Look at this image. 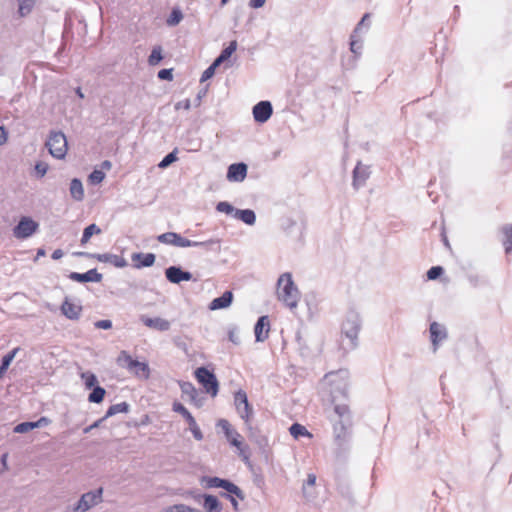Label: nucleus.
<instances>
[{
    "label": "nucleus",
    "mask_w": 512,
    "mask_h": 512,
    "mask_svg": "<svg viewBox=\"0 0 512 512\" xmlns=\"http://www.w3.org/2000/svg\"><path fill=\"white\" fill-rule=\"evenodd\" d=\"M322 386L330 394L333 402V412L329 418L333 426L334 439L339 446H342L350 437L352 416L348 405L336 403V400L346 397L348 371L338 370L327 373L322 381Z\"/></svg>",
    "instance_id": "1"
},
{
    "label": "nucleus",
    "mask_w": 512,
    "mask_h": 512,
    "mask_svg": "<svg viewBox=\"0 0 512 512\" xmlns=\"http://www.w3.org/2000/svg\"><path fill=\"white\" fill-rule=\"evenodd\" d=\"M276 293L278 300L290 310H294L298 307L301 294L293 281L291 273L285 272L279 276Z\"/></svg>",
    "instance_id": "2"
},
{
    "label": "nucleus",
    "mask_w": 512,
    "mask_h": 512,
    "mask_svg": "<svg viewBox=\"0 0 512 512\" xmlns=\"http://www.w3.org/2000/svg\"><path fill=\"white\" fill-rule=\"evenodd\" d=\"M362 320L358 312L349 311L342 323L341 333L349 341V348L354 349L358 345V335L361 330Z\"/></svg>",
    "instance_id": "3"
},
{
    "label": "nucleus",
    "mask_w": 512,
    "mask_h": 512,
    "mask_svg": "<svg viewBox=\"0 0 512 512\" xmlns=\"http://www.w3.org/2000/svg\"><path fill=\"white\" fill-rule=\"evenodd\" d=\"M45 145L51 156L56 159H63L67 154V139L64 133L60 131H52Z\"/></svg>",
    "instance_id": "4"
},
{
    "label": "nucleus",
    "mask_w": 512,
    "mask_h": 512,
    "mask_svg": "<svg viewBox=\"0 0 512 512\" xmlns=\"http://www.w3.org/2000/svg\"><path fill=\"white\" fill-rule=\"evenodd\" d=\"M118 363L139 378L147 379L149 377L150 370L148 364L132 359V357L125 351L120 353Z\"/></svg>",
    "instance_id": "5"
},
{
    "label": "nucleus",
    "mask_w": 512,
    "mask_h": 512,
    "mask_svg": "<svg viewBox=\"0 0 512 512\" xmlns=\"http://www.w3.org/2000/svg\"><path fill=\"white\" fill-rule=\"evenodd\" d=\"M39 224L31 217H22L13 228V235L17 239H27L37 232Z\"/></svg>",
    "instance_id": "6"
},
{
    "label": "nucleus",
    "mask_w": 512,
    "mask_h": 512,
    "mask_svg": "<svg viewBox=\"0 0 512 512\" xmlns=\"http://www.w3.org/2000/svg\"><path fill=\"white\" fill-rule=\"evenodd\" d=\"M102 501V489L84 493L73 508V512H86Z\"/></svg>",
    "instance_id": "7"
},
{
    "label": "nucleus",
    "mask_w": 512,
    "mask_h": 512,
    "mask_svg": "<svg viewBox=\"0 0 512 512\" xmlns=\"http://www.w3.org/2000/svg\"><path fill=\"white\" fill-rule=\"evenodd\" d=\"M195 376L208 393H211L212 396L217 394L218 381L212 372L205 367H200L196 369Z\"/></svg>",
    "instance_id": "8"
},
{
    "label": "nucleus",
    "mask_w": 512,
    "mask_h": 512,
    "mask_svg": "<svg viewBox=\"0 0 512 512\" xmlns=\"http://www.w3.org/2000/svg\"><path fill=\"white\" fill-rule=\"evenodd\" d=\"M204 481L206 482V486L208 488H223L232 495H235L237 498L241 500L244 499V494L242 490L237 485L228 480L221 479L218 477H208L204 478Z\"/></svg>",
    "instance_id": "9"
},
{
    "label": "nucleus",
    "mask_w": 512,
    "mask_h": 512,
    "mask_svg": "<svg viewBox=\"0 0 512 512\" xmlns=\"http://www.w3.org/2000/svg\"><path fill=\"white\" fill-rule=\"evenodd\" d=\"M234 404L239 416L248 422L253 415V409L248 402L247 394L243 390H238L234 394Z\"/></svg>",
    "instance_id": "10"
},
{
    "label": "nucleus",
    "mask_w": 512,
    "mask_h": 512,
    "mask_svg": "<svg viewBox=\"0 0 512 512\" xmlns=\"http://www.w3.org/2000/svg\"><path fill=\"white\" fill-rule=\"evenodd\" d=\"M172 409H173L174 412H177V413L181 414L185 418V420L187 421V423L189 425V429L192 432L194 438L196 440H198V441L202 440L203 439V434H202L199 426L197 425L195 418L184 407V405H182L179 402H175V403H173Z\"/></svg>",
    "instance_id": "11"
},
{
    "label": "nucleus",
    "mask_w": 512,
    "mask_h": 512,
    "mask_svg": "<svg viewBox=\"0 0 512 512\" xmlns=\"http://www.w3.org/2000/svg\"><path fill=\"white\" fill-rule=\"evenodd\" d=\"M77 256H91L103 263H109L117 268H124L128 265L125 258L116 254L103 253V254H89L85 252H76Z\"/></svg>",
    "instance_id": "12"
},
{
    "label": "nucleus",
    "mask_w": 512,
    "mask_h": 512,
    "mask_svg": "<svg viewBox=\"0 0 512 512\" xmlns=\"http://www.w3.org/2000/svg\"><path fill=\"white\" fill-rule=\"evenodd\" d=\"M429 332L433 352H436L440 344L448 337L447 329L443 324L432 322L429 327Z\"/></svg>",
    "instance_id": "13"
},
{
    "label": "nucleus",
    "mask_w": 512,
    "mask_h": 512,
    "mask_svg": "<svg viewBox=\"0 0 512 512\" xmlns=\"http://www.w3.org/2000/svg\"><path fill=\"white\" fill-rule=\"evenodd\" d=\"M370 175V166L358 162L353 170V188L358 190L363 187L366 184V181L369 179Z\"/></svg>",
    "instance_id": "14"
},
{
    "label": "nucleus",
    "mask_w": 512,
    "mask_h": 512,
    "mask_svg": "<svg viewBox=\"0 0 512 512\" xmlns=\"http://www.w3.org/2000/svg\"><path fill=\"white\" fill-rule=\"evenodd\" d=\"M252 113L256 122L265 123L270 119L273 108L269 101H260L253 107Z\"/></svg>",
    "instance_id": "15"
},
{
    "label": "nucleus",
    "mask_w": 512,
    "mask_h": 512,
    "mask_svg": "<svg viewBox=\"0 0 512 512\" xmlns=\"http://www.w3.org/2000/svg\"><path fill=\"white\" fill-rule=\"evenodd\" d=\"M167 280L173 284H179L182 281L192 280V274L188 271L182 270L178 266H170L165 270Z\"/></svg>",
    "instance_id": "16"
},
{
    "label": "nucleus",
    "mask_w": 512,
    "mask_h": 512,
    "mask_svg": "<svg viewBox=\"0 0 512 512\" xmlns=\"http://www.w3.org/2000/svg\"><path fill=\"white\" fill-rule=\"evenodd\" d=\"M160 243L168 244L176 247L186 248L189 245V239L182 237L175 232H166L157 237Z\"/></svg>",
    "instance_id": "17"
},
{
    "label": "nucleus",
    "mask_w": 512,
    "mask_h": 512,
    "mask_svg": "<svg viewBox=\"0 0 512 512\" xmlns=\"http://www.w3.org/2000/svg\"><path fill=\"white\" fill-rule=\"evenodd\" d=\"M247 175V165L244 163H234L228 167L227 179L230 182H242Z\"/></svg>",
    "instance_id": "18"
},
{
    "label": "nucleus",
    "mask_w": 512,
    "mask_h": 512,
    "mask_svg": "<svg viewBox=\"0 0 512 512\" xmlns=\"http://www.w3.org/2000/svg\"><path fill=\"white\" fill-rule=\"evenodd\" d=\"M270 322L268 316H261L254 327L255 339L257 342L265 341L269 336Z\"/></svg>",
    "instance_id": "19"
},
{
    "label": "nucleus",
    "mask_w": 512,
    "mask_h": 512,
    "mask_svg": "<svg viewBox=\"0 0 512 512\" xmlns=\"http://www.w3.org/2000/svg\"><path fill=\"white\" fill-rule=\"evenodd\" d=\"M141 321L145 326L157 331H168L171 326L168 320L161 317L151 318L143 315L141 316Z\"/></svg>",
    "instance_id": "20"
},
{
    "label": "nucleus",
    "mask_w": 512,
    "mask_h": 512,
    "mask_svg": "<svg viewBox=\"0 0 512 512\" xmlns=\"http://www.w3.org/2000/svg\"><path fill=\"white\" fill-rule=\"evenodd\" d=\"M69 278L76 282H100L103 278L101 273H98L96 269L88 270L85 273L72 272Z\"/></svg>",
    "instance_id": "21"
},
{
    "label": "nucleus",
    "mask_w": 512,
    "mask_h": 512,
    "mask_svg": "<svg viewBox=\"0 0 512 512\" xmlns=\"http://www.w3.org/2000/svg\"><path fill=\"white\" fill-rule=\"evenodd\" d=\"M131 259L134 262V266L139 269L152 266L156 257L153 253H133Z\"/></svg>",
    "instance_id": "22"
},
{
    "label": "nucleus",
    "mask_w": 512,
    "mask_h": 512,
    "mask_svg": "<svg viewBox=\"0 0 512 512\" xmlns=\"http://www.w3.org/2000/svg\"><path fill=\"white\" fill-rule=\"evenodd\" d=\"M232 300H233L232 292L226 291L220 297H217L210 302L209 309L214 311V310L228 308L231 305Z\"/></svg>",
    "instance_id": "23"
},
{
    "label": "nucleus",
    "mask_w": 512,
    "mask_h": 512,
    "mask_svg": "<svg viewBox=\"0 0 512 512\" xmlns=\"http://www.w3.org/2000/svg\"><path fill=\"white\" fill-rule=\"evenodd\" d=\"M62 313L69 319L75 320L78 319L82 310L81 305L73 303L68 299L62 303L61 306Z\"/></svg>",
    "instance_id": "24"
},
{
    "label": "nucleus",
    "mask_w": 512,
    "mask_h": 512,
    "mask_svg": "<svg viewBox=\"0 0 512 512\" xmlns=\"http://www.w3.org/2000/svg\"><path fill=\"white\" fill-rule=\"evenodd\" d=\"M69 192L75 201H82L85 196L84 187L80 179L73 178L70 182Z\"/></svg>",
    "instance_id": "25"
},
{
    "label": "nucleus",
    "mask_w": 512,
    "mask_h": 512,
    "mask_svg": "<svg viewBox=\"0 0 512 512\" xmlns=\"http://www.w3.org/2000/svg\"><path fill=\"white\" fill-rule=\"evenodd\" d=\"M203 499L202 506L206 512H221L222 505L217 497L213 495H203Z\"/></svg>",
    "instance_id": "26"
},
{
    "label": "nucleus",
    "mask_w": 512,
    "mask_h": 512,
    "mask_svg": "<svg viewBox=\"0 0 512 512\" xmlns=\"http://www.w3.org/2000/svg\"><path fill=\"white\" fill-rule=\"evenodd\" d=\"M234 217L247 225H254L256 222V214L251 209H236Z\"/></svg>",
    "instance_id": "27"
},
{
    "label": "nucleus",
    "mask_w": 512,
    "mask_h": 512,
    "mask_svg": "<svg viewBox=\"0 0 512 512\" xmlns=\"http://www.w3.org/2000/svg\"><path fill=\"white\" fill-rule=\"evenodd\" d=\"M237 41L233 40L229 43V45L223 49L220 53V55L214 60V66H219L221 63L228 60L231 55L236 51L237 49Z\"/></svg>",
    "instance_id": "28"
},
{
    "label": "nucleus",
    "mask_w": 512,
    "mask_h": 512,
    "mask_svg": "<svg viewBox=\"0 0 512 512\" xmlns=\"http://www.w3.org/2000/svg\"><path fill=\"white\" fill-rule=\"evenodd\" d=\"M226 437L231 445L238 448L240 455L243 456L244 459H248V456L244 453L241 435L237 431L232 430V431L226 433Z\"/></svg>",
    "instance_id": "29"
},
{
    "label": "nucleus",
    "mask_w": 512,
    "mask_h": 512,
    "mask_svg": "<svg viewBox=\"0 0 512 512\" xmlns=\"http://www.w3.org/2000/svg\"><path fill=\"white\" fill-rule=\"evenodd\" d=\"M128 411H129V405L126 402L117 403V404L111 405L108 408L103 419H107V418L114 416L118 413H127Z\"/></svg>",
    "instance_id": "30"
},
{
    "label": "nucleus",
    "mask_w": 512,
    "mask_h": 512,
    "mask_svg": "<svg viewBox=\"0 0 512 512\" xmlns=\"http://www.w3.org/2000/svg\"><path fill=\"white\" fill-rule=\"evenodd\" d=\"M18 351H19L18 347L14 348L12 351H10L8 354H6L2 358V363L0 365V379L3 377L4 373L6 372L8 367L10 366L11 362L15 358L16 354L18 353Z\"/></svg>",
    "instance_id": "31"
},
{
    "label": "nucleus",
    "mask_w": 512,
    "mask_h": 512,
    "mask_svg": "<svg viewBox=\"0 0 512 512\" xmlns=\"http://www.w3.org/2000/svg\"><path fill=\"white\" fill-rule=\"evenodd\" d=\"M100 233H101V229L96 224L88 225L83 231L82 238H81V244L85 245L86 243L89 242L90 238L93 235H98Z\"/></svg>",
    "instance_id": "32"
},
{
    "label": "nucleus",
    "mask_w": 512,
    "mask_h": 512,
    "mask_svg": "<svg viewBox=\"0 0 512 512\" xmlns=\"http://www.w3.org/2000/svg\"><path fill=\"white\" fill-rule=\"evenodd\" d=\"M502 232L504 235L503 245L505 247V252L512 253V224L505 225L502 228Z\"/></svg>",
    "instance_id": "33"
},
{
    "label": "nucleus",
    "mask_w": 512,
    "mask_h": 512,
    "mask_svg": "<svg viewBox=\"0 0 512 512\" xmlns=\"http://www.w3.org/2000/svg\"><path fill=\"white\" fill-rule=\"evenodd\" d=\"M81 379L83 380L86 389H92L95 386H97V377L94 373L90 371L81 373Z\"/></svg>",
    "instance_id": "34"
},
{
    "label": "nucleus",
    "mask_w": 512,
    "mask_h": 512,
    "mask_svg": "<svg viewBox=\"0 0 512 512\" xmlns=\"http://www.w3.org/2000/svg\"><path fill=\"white\" fill-rule=\"evenodd\" d=\"M92 392L88 396V400L91 403H100L102 402L104 396H105V389L100 386H95L92 388Z\"/></svg>",
    "instance_id": "35"
},
{
    "label": "nucleus",
    "mask_w": 512,
    "mask_h": 512,
    "mask_svg": "<svg viewBox=\"0 0 512 512\" xmlns=\"http://www.w3.org/2000/svg\"><path fill=\"white\" fill-rule=\"evenodd\" d=\"M290 434L295 438L298 439L300 436H309L311 437V434L309 431L301 424L294 423L289 428Z\"/></svg>",
    "instance_id": "36"
},
{
    "label": "nucleus",
    "mask_w": 512,
    "mask_h": 512,
    "mask_svg": "<svg viewBox=\"0 0 512 512\" xmlns=\"http://www.w3.org/2000/svg\"><path fill=\"white\" fill-rule=\"evenodd\" d=\"M183 19V13L182 11L179 9V8H174L172 11H171V14L169 15V17L167 18L166 20V23L168 26H176L178 25Z\"/></svg>",
    "instance_id": "37"
},
{
    "label": "nucleus",
    "mask_w": 512,
    "mask_h": 512,
    "mask_svg": "<svg viewBox=\"0 0 512 512\" xmlns=\"http://www.w3.org/2000/svg\"><path fill=\"white\" fill-rule=\"evenodd\" d=\"M18 2H19L18 12L21 17H24L32 11L36 0H18Z\"/></svg>",
    "instance_id": "38"
},
{
    "label": "nucleus",
    "mask_w": 512,
    "mask_h": 512,
    "mask_svg": "<svg viewBox=\"0 0 512 512\" xmlns=\"http://www.w3.org/2000/svg\"><path fill=\"white\" fill-rule=\"evenodd\" d=\"M162 48L160 46H155L152 51H151V54L148 58V63L151 65V66H155V65H158L160 63V61L162 60Z\"/></svg>",
    "instance_id": "39"
},
{
    "label": "nucleus",
    "mask_w": 512,
    "mask_h": 512,
    "mask_svg": "<svg viewBox=\"0 0 512 512\" xmlns=\"http://www.w3.org/2000/svg\"><path fill=\"white\" fill-rule=\"evenodd\" d=\"M180 388L183 394L187 395L189 399L194 400L197 396V390L190 382H183L180 384Z\"/></svg>",
    "instance_id": "40"
},
{
    "label": "nucleus",
    "mask_w": 512,
    "mask_h": 512,
    "mask_svg": "<svg viewBox=\"0 0 512 512\" xmlns=\"http://www.w3.org/2000/svg\"><path fill=\"white\" fill-rule=\"evenodd\" d=\"M218 243H219V241L216 239H209L206 241H191V240H189L188 247H202V248H205L208 250L211 248V246L216 245Z\"/></svg>",
    "instance_id": "41"
},
{
    "label": "nucleus",
    "mask_w": 512,
    "mask_h": 512,
    "mask_svg": "<svg viewBox=\"0 0 512 512\" xmlns=\"http://www.w3.org/2000/svg\"><path fill=\"white\" fill-rule=\"evenodd\" d=\"M177 161L176 150L167 154L158 164V167L161 169L167 168L169 165Z\"/></svg>",
    "instance_id": "42"
},
{
    "label": "nucleus",
    "mask_w": 512,
    "mask_h": 512,
    "mask_svg": "<svg viewBox=\"0 0 512 512\" xmlns=\"http://www.w3.org/2000/svg\"><path fill=\"white\" fill-rule=\"evenodd\" d=\"M105 178V173L101 170L95 169L90 175L88 176V180L91 184L97 185L100 184Z\"/></svg>",
    "instance_id": "43"
},
{
    "label": "nucleus",
    "mask_w": 512,
    "mask_h": 512,
    "mask_svg": "<svg viewBox=\"0 0 512 512\" xmlns=\"http://www.w3.org/2000/svg\"><path fill=\"white\" fill-rule=\"evenodd\" d=\"M36 429L35 422H22L14 427L15 433H27Z\"/></svg>",
    "instance_id": "44"
},
{
    "label": "nucleus",
    "mask_w": 512,
    "mask_h": 512,
    "mask_svg": "<svg viewBox=\"0 0 512 512\" xmlns=\"http://www.w3.org/2000/svg\"><path fill=\"white\" fill-rule=\"evenodd\" d=\"M216 210L221 213L235 214V208L226 201H221L216 205Z\"/></svg>",
    "instance_id": "45"
},
{
    "label": "nucleus",
    "mask_w": 512,
    "mask_h": 512,
    "mask_svg": "<svg viewBox=\"0 0 512 512\" xmlns=\"http://www.w3.org/2000/svg\"><path fill=\"white\" fill-rule=\"evenodd\" d=\"M228 339L235 345H239L241 343V339L239 336V331L236 326H231L228 329Z\"/></svg>",
    "instance_id": "46"
},
{
    "label": "nucleus",
    "mask_w": 512,
    "mask_h": 512,
    "mask_svg": "<svg viewBox=\"0 0 512 512\" xmlns=\"http://www.w3.org/2000/svg\"><path fill=\"white\" fill-rule=\"evenodd\" d=\"M48 164L45 162H37L34 166L35 175L37 178H42L48 171Z\"/></svg>",
    "instance_id": "47"
},
{
    "label": "nucleus",
    "mask_w": 512,
    "mask_h": 512,
    "mask_svg": "<svg viewBox=\"0 0 512 512\" xmlns=\"http://www.w3.org/2000/svg\"><path fill=\"white\" fill-rule=\"evenodd\" d=\"M166 512H201L200 510L191 508L189 506H186L184 504H178L169 507Z\"/></svg>",
    "instance_id": "48"
},
{
    "label": "nucleus",
    "mask_w": 512,
    "mask_h": 512,
    "mask_svg": "<svg viewBox=\"0 0 512 512\" xmlns=\"http://www.w3.org/2000/svg\"><path fill=\"white\" fill-rule=\"evenodd\" d=\"M443 273V268L441 266H433L427 272V278L429 280L437 279Z\"/></svg>",
    "instance_id": "49"
},
{
    "label": "nucleus",
    "mask_w": 512,
    "mask_h": 512,
    "mask_svg": "<svg viewBox=\"0 0 512 512\" xmlns=\"http://www.w3.org/2000/svg\"><path fill=\"white\" fill-rule=\"evenodd\" d=\"M218 66H214V62L202 73L201 82H205L212 78L215 74V70Z\"/></svg>",
    "instance_id": "50"
},
{
    "label": "nucleus",
    "mask_w": 512,
    "mask_h": 512,
    "mask_svg": "<svg viewBox=\"0 0 512 512\" xmlns=\"http://www.w3.org/2000/svg\"><path fill=\"white\" fill-rule=\"evenodd\" d=\"M316 483V476L314 474H309L308 477H307V480L305 482V484L303 485V494L305 497H308V491H307V487L308 486H314Z\"/></svg>",
    "instance_id": "51"
},
{
    "label": "nucleus",
    "mask_w": 512,
    "mask_h": 512,
    "mask_svg": "<svg viewBox=\"0 0 512 512\" xmlns=\"http://www.w3.org/2000/svg\"><path fill=\"white\" fill-rule=\"evenodd\" d=\"M158 77L162 80H172L173 74L171 69H162L158 72Z\"/></svg>",
    "instance_id": "52"
},
{
    "label": "nucleus",
    "mask_w": 512,
    "mask_h": 512,
    "mask_svg": "<svg viewBox=\"0 0 512 512\" xmlns=\"http://www.w3.org/2000/svg\"><path fill=\"white\" fill-rule=\"evenodd\" d=\"M95 327L98 329L108 330L112 328V322L110 320H99L94 323Z\"/></svg>",
    "instance_id": "53"
},
{
    "label": "nucleus",
    "mask_w": 512,
    "mask_h": 512,
    "mask_svg": "<svg viewBox=\"0 0 512 512\" xmlns=\"http://www.w3.org/2000/svg\"><path fill=\"white\" fill-rule=\"evenodd\" d=\"M175 109L176 110H180V109L189 110L190 109V100L189 99H185L183 101L177 102L175 104Z\"/></svg>",
    "instance_id": "54"
},
{
    "label": "nucleus",
    "mask_w": 512,
    "mask_h": 512,
    "mask_svg": "<svg viewBox=\"0 0 512 512\" xmlns=\"http://www.w3.org/2000/svg\"><path fill=\"white\" fill-rule=\"evenodd\" d=\"M34 422H35L36 428H41V427H45V426L49 425L51 423V420L49 418L43 416Z\"/></svg>",
    "instance_id": "55"
},
{
    "label": "nucleus",
    "mask_w": 512,
    "mask_h": 512,
    "mask_svg": "<svg viewBox=\"0 0 512 512\" xmlns=\"http://www.w3.org/2000/svg\"><path fill=\"white\" fill-rule=\"evenodd\" d=\"M7 457H8L7 454H3L1 459H0V474L8 469Z\"/></svg>",
    "instance_id": "56"
},
{
    "label": "nucleus",
    "mask_w": 512,
    "mask_h": 512,
    "mask_svg": "<svg viewBox=\"0 0 512 512\" xmlns=\"http://www.w3.org/2000/svg\"><path fill=\"white\" fill-rule=\"evenodd\" d=\"M218 426H220L224 430L225 434L233 430L231 429L229 422L224 419L218 422Z\"/></svg>",
    "instance_id": "57"
},
{
    "label": "nucleus",
    "mask_w": 512,
    "mask_h": 512,
    "mask_svg": "<svg viewBox=\"0 0 512 512\" xmlns=\"http://www.w3.org/2000/svg\"><path fill=\"white\" fill-rule=\"evenodd\" d=\"M265 2H266V0H250L249 6L254 9H258V8L263 7Z\"/></svg>",
    "instance_id": "58"
},
{
    "label": "nucleus",
    "mask_w": 512,
    "mask_h": 512,
    "mask_svg": "<svg viewBox=\"0 0 512 512\" xmlns=\"http://www.w3.org/2000/svg\"><path fill=\"white\" fill-rule=\"evenodd\" d=\"M367 18H368L367 14L363 16V18L361 19V21L358 23L357 27L355 28L354 33H358L359 31H361L364 26L368 27V25H366Z\"/></svg>",
    "instance_id": "59"
},
{
    "label": "nucleus",
    "mask_w": 512,
    "mask_h": 512,
    "mask_svg": "<svg viewBox=\"0 0 512 512\" xmlns=\"http://www.w3.org/2000/svg\"><path fill=\"white\" fill-rule=\"evenodd\" d=\"M7 141V132L3 126H0V146L4 145Z\"/></svg>",
    "instance_id": "60"
},
{
    "label": "nucleus",
    "mask_w": 512,
    "mask_h": 512,
    "mask_svg": "<svg viewBox=\"0 0 512 512\" xmlns=\"http://www.w3.org/2000/svg\"><path fill=\"white\" fill-rule=\"evenodd\" d=\"M350 49L353 53H359V50L361 49V44H358L356 40H352L350 43Z\"/></svg>",
    "instance_id": "61"
},
{
    "label": "nucleus",
    "mask_w": 512,
    "mask_h": 512,
    "mask_svg": "<svg viewBox=\"0 0 512 512\" xmlns=\"http://www.w3.org/2000/svg\"><path fill=\"white\" fill-rule=\"evenodd\" d=\"M104 420H105V419H103V418H102V419H100V420H98V421L94 422L92 425H90V426L86 427V428L84 429V433H89L92 429L97 428V427L100 425V423H101L102 421H104Z\"/></svg>",
    "instance_id": "62"
},
{
    "label": "nucleus",
    "mask_w": 512,
    "mask_h": 512,
    "mask_svg": "<svg viewBox=\"0 0 512 512\" xmlns=\"http://www.w3.org/2000/svg\"><path fill=\"white\" fill-rule=\"evenodd\" d=\"M64 255L63 251L61 249H56L53 253H52V258L54 260H58L60 258H62Z\"/></svg>",
    "instance_id": "63"
},
{
    "label": "nucleus",
    "mask_w": 512,
    "mask_h": 512,
    "mask_svg": "<svg viewBox=\"0 0 512 512\" xmlns=\"http://www.w3.org/2000/svg\"><path fill=\"white\" fill-rule=\"evenodd\" d=\"M43 256H45V250H44V249H42V248H40V249H38V251H37V254H36V258H35V260H38L40 257H43Z\"/></svg>",
    "instance_id": "64"
}]
</instances>
